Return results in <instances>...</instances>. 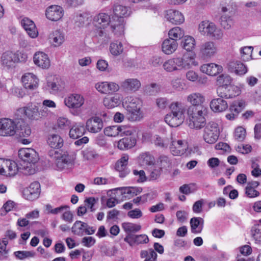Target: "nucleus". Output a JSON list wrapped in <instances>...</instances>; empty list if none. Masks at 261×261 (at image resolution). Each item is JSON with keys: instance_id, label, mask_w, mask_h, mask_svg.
Returning <instances> with one entry per match:
<instances>
[{"instance_id": "63", "label": "nucleus", "mask_w": 261, "mask_h": 261, "mask_svg": "<svg viewBox=\"0 0 261 261\" xmlns=\"http://www.w3.org/2000/svg\"><path fill=\"white\" fill-rule=\"evenodd\" d=\"M109 31L105 29H97L96 32V37L101 40L102 42H107L110 39Z\"/></svg>"}, {"instance_id": "4", "label": "nucleus", "mask_w": 261, "mask_h": 261, "mask_svg": "<svg viewBox=\"0 0 261 261\" xmlns=\"http://www.w3.org/2000/svg\"><path fill=\"white\" fill-rule=\"evenodd\" d=\"M219 134L218 124L214 121H211L204 126L203 138L205 142L214 144L218 139Z\"/></svg>"}, {"instance_id": "57", "label": "nucleus", "mask_w": 261, "mask_h": 261, "mask_svg": "<svg viewBox=\"0 0 261 261\" xmlns=\"http://www.w3.org/2000/svg\"><path fill=\"white\" fill-rule=\"evenodd\" d=\"M127 118L131 121H137L140 120L143 117L141 110H135L127 111Z\"/></svg>"}, {"instance_id": "52", "label": "nucleus", "mask_w": 261, "mask_h": 261, "mask_svg": "<svg viewBox=\"0 0 261 261\" xmlns=\"http://www.w3.org/2000/svg\"><path fill=\"white\" fill-rule=\"evenodd\" d=\"M141 258H145L144 261H155L157 254L152 249L148 250H142L140 252Z\"/></svg>"}, {"instance_id": "54", "label": "nucleus", "mask_w": 261, "mask_h": 261, "mask_svg": "<svg viewBox=\"0 0 261 261\" xmlns=\"http://www.w3.org/2000/svg\"><path fill=\"white\" fill-rule=\"evenodd\" d=\"M8 243L5 239L0 241V260L6 259L8 257L9 250L7 249Z\"/></svg>"}, {"instance_id": "30", "label": "nucleus", "mask_w": 261, "mask_h": 261, "mask_svg": "<svg viewBox=\"0 0 261 261\" xmlns=\"http://www.w3.org/2000/svg\"><path fill=\"white\" fill-rule=\"evenodd\" d=\"M185 119V116L168 113L165 117V122L171 127H177L181 124Z\"/></svg>"}, {"instance_id": "51", "label": "nucleus", "mask_w": 261, "mask_h": 261, "mask_svg": "<svg viewBox=\"0 0 261 261\" xmlns=\"http://www.w3.org/2000/svg\"><path fill=\"white\" fill-rule=\"evenodd\" d=\"M168 34L169 38L176 41L177 40L180 39L184 36V31L180 28L176 27L171 29Z\"/></svg>"}, {"instance_id": "19", "label": "nucleus", "mask_w": 261, "mask_h": 261, "mask_svg": "<svg viewBox=\"0 0 261 261\" xmlns=\"http://www.w3.org/2000/svg\"><path fill=\"white\" fill-rule=\"evenodd\" d=\"M18 56L16 53L9 51L5 52L1 57L2 65L8 68L13 67L15 63L18 62Z\"/></svg>"}, {"instance_id": "31", "label": "nucleus", "mask_w": 261, "mask_h": 261, "mask_svg": "<svg viewBox=\"0 0 261 261\" xmlns=\"http://www.w3.org/2000/svg\"><path fill=\"white\" fill-rule=\"evenodd\" d=\"M211 109L215 112H221L228 108L226 101L222 98H216L212 100L210 103Z\"/></svg>"}, {"instance_id": "5", "label": "nucleus", "mask_w": 261, "mask_h": 261, "mask_svg": "<svg viewBox=\"0 0 261 261\" xmlns=\"http://www.w3.org/2000/svg\"><path fill=\"white\" fill-rule=\"evenodd\" d=\"M19 113H23L31 120H38L46 115V112L44 110H39L36 105L29 103L27 106L20 108L18 110Z\"/></svg>"}, {"instance_id": "37", "label": "nucleus", "mask_w": 261, "mask_h": 261, "mask_svg": "<svg viewBox=\"0 0 261 261\" xmlns=\"http://www.w3.org/2000/svg\"><path fill=\"white\" fill-rule=\"evenodd\" d=\"M217 29L216 25L209 21H202L199 25V31L203 35L210 37L211 34Z\"/></svg>"}, {"instance_id": "25", "label": "nucleus", "mask_w": 261, "mask_h": 261, "mask_svg": "<svg viewBox=\"0 0 261 261\" xmlns=\"http://www.w3.org/2000/svg\"><path fill=\"white\" fill-rule=\"evenodd\" d=\"M167 19L173 24H179L185 21V18L182 14L177 10H169L166 11L165 15Z\"/></svg>"}, {"instance_id": "16", "label": "nucleus", "mask_w": 261, "mask_h": 261, "mask_svg": "<svg viewBox=\"0 0 261 261\" xmlns=\"http://www.w3.org/2000/svg\"><path fill=\"white\" fill-rule=\"evenodd\" d=\"M33 60L35 64L42 69H47L50 65V61L48 56L43 52L36 53L34 55Z\"/></svg>"}, {"instance_id": "38", "label": "nucleus", "mask_w": 261, "mask_h": 261, "mask_svg": "<svg viewBox=\"0 0 261 261\" xmlns=\"http://www.w3.org/2000/svg\"><path fill=\"white\" fill-rule=\"evenodd\" d=\"M121 102L120 96L118 94H115L113 96L105 97L103 100L104 106L108 109H112L118 106Z\"/></svg>"}, {"instance_id": "62", "label": "nucleus", "mask_w": 261, "mask_h": 261, "mask_svg": "<svg viewBox=\"0 0 261 261\" xmlns=\"http://www.w3.org/2000/svg\"><path fill=\"white\" fill-rule=\"evenodd\" d=\"M104 133L109 137H116L119 135L120 130L118 126H111L105 128Z\"/></svg>"}, {"instance_id": "3", "label": "nucleus", "mask_w": 261, "mask_h": 261, "mask_svg": "<svg viewBox=\"0 0 261 261\" xmlns=\"http://www.w3.org/2000/svg\"><path fill=\"white\" fill-rule=\"evenodd\" d=\"M206 109L200 106V107H190L188 110L189 117V126L191 128L200 129L206 125Z\"/></svg>"}, {"instance_id": "20", "label": "nucleus", "mask_w": 261, "mask_h": 261, "mask_svg": "<svg viewBox=\"0 0 261 261\" xmlns=\"http://www.w3.org/2000/svg\"><path fill=\"white\" fill-rule=\"evenodd\" d=\"M110 29L111 32L117 36H120L124 33V21L122 18H113L110 24Z\"/></svg>"}, {"instance_id": "18", "label": "nucleus", "mask_w": 261, "mask_h": 261, "mask_svg": "<svg viewBox=\"0 0 261 261\" xmlns=\"http://www.w3.org/2000/svg\"><path fill=\"white\" fill-rule=\"evenodd\" d=\"M188 148V144L182 140L173 141L170 146V151L174 155H182Z\"/></svg>"}, {"instance_id": "45", "label": "nucleus", "mask_w": 261, "mask_h": 261, "mask_svg": "<svg viewBox=\"0 0 261 261\" xmlns=\"http://www.w3.org/2000/svg\"><path fill=\"white\" fill-rule=\"evenodd\" d=\"M86 227L87 223L76 221L71 228L72 232L76 235L82 236L84 234Z\"/></svg>"}, {"instance_id": "36", "label": "nucleus", "mask_w": 261, "mask_h": 261, "mask_svg": "<svg viewBox=\"0 0 261 261\" xmlns=\"http://www.w3.org/2000/svg\"><path fill=\"white\" fill-rule=\"evenodd\" d=\"M113 13L116 16L115 18H123V17L129 16L131 11L129 7L120 5H116L113 7Z\"/></svg>"}, {"instance_id": "6", "label": "nucleus", "mask_w": 261, "mask_h": 261, "mask_svg": "<svg viewBox=\"0 0 261 261\" xmlns=\"http://www.w3.org/2000/svg\"><path fill=\"white\" fill-rule=\"evenodd\" d=\"M17 131L16 123L11 119H0V136L11 137L14 136Z\"/></svg>"}, {"instance_id": "10", "label": "nucleus", "mask_w": 261, "mask_h": 261, "mask_svg": "<svg viewBox=\"0 0 261 261\" xmlns=\"http://www.w3.org/2000/svg\"><path fill=\"white\" fill-rule=\"evenodd\" d=\"M141 86L140 81L136 78H128L120 83L122 90L127 92H135L139 90Z\"/></svg>"}, {"instance_id": "49", "label": "nucleus", "mask_w": 261, "mask_h": 261, "mask_svg": "<svg viewBox=\"0 0 261 261\" xmlns=\"http://www.w3.org/2000/svg\"><path fill=\"white\" fill-rule=\"evenodd\" d=\"M152 141L156 146L162 148H167L170 142L169 139L167 138H162L158 135L153 137Z\"/></svg>"}, {"instance_id": "55", "label": "nucleus", "mask_w": 261, "mask_h": 261, "mask_svg": "<svg viewBox=\"0 0 261 261\" xmlns=\"http://www.w3.org/2000/svg\"><path fill=\"white\" fill-rule=\"evenodd\" d=\"M140 160L142 165H151L154 163V157L148 153H143L140 156Z\"/></svg>"}, {"instance_id": "53", "label": "nucleus", "mask_w": 261, "mask_h": 261, "mask_svg": "<svg viewBox=\"0 0 261 261\" xmlns=\"http://www.w3.org/2000/svg\"><path fill=\"white\" fill-rule=\"evenodd\" d=\"M160 86L155 83L146 85L144 89L145 93L148 95H155L160 91Z\"/></svg>"}, {"instance_id": "11", "label": "nucleus", "mask_w": 261, "mask_h": 261, "mask_svg": "<svg viewBox=\"0 0 261 261\" xmlns=\"http://www.w3.org/2000/svg\"><path fill=\"white\" fill-rule=\"evenodd\" d=\"M40 193V185L38 181L30 184L29 187L23 190V197L29 200H34L38 198Z\"/></svg>"}, {"instance_id": "26", "label": "nucleus", "mask_w": 261, "mask_h": 261, "mask_svg": "<svg viewBox=\"0 0 261 261\" xmlns=\"http://www.w3.org/2000/svg\"><path fill=\"white\" fill-rule=\"evenodd\" d=\"M227 67L231 72H234L237 75H244L247 72V67L239 61L229 62L228 63Z\"/></svg>"}, {"instance_id": "35", "label": "nucleus", "mask_w": 261, "mask_h": 261, "mask_svg": "<svg viewBox=\"0 0 261 261\" xmlns=\"http://www.w3.org/2000/svg\"><path fill=\"white\" fill-rule=\"evenodd\" d=\"M124 106L126 111L141 110L142 102L140 99L130 96L128 98V102L126 101Z\"/></svg>"}, {"instance_id": "24", "label": "nucleus", "mask_w": 261, "mask_h": 261, "mask_svg": "<svg viewBox=\"0 0 261 261\" xmlns=\"http://www.w3.org/2000/svg\"><path fill=\"white\" fill-rule=\"evenodd\" d=\"M129 156L127 154H123L115 165L116 169L119 172V176L121 177H125L129 172L127 169Z\"/></svg>"}, {"instance_id": "64", "label": "nucleus", "mask_w": 261, "mask_h": 261, "mask_svg": "<svg viewBox=\"0 0 261 261\" xmlns=\"http://www.w3.org/2000/svg\"><path fill=\"white\" fill-rule=\"evenodd\" d=\"M155 103L158 108L163 110L166 109L169 105V101L166 97H159L155 100Z\"/></svg>"}, {"instance_id": "50", "label": "nucleus", "mask_w": 261, "mask_h": 261, "mask_svg": "<svg viewBox=\"0 0 261 261\" xmlns=\"http://www.w3.org/2000/svg\"><path fill=\"white\" fill-rule=\"evenodd\" d=\"M232 82V79L230 76L227 74H222L219 75L217 78V85L220 86H229Z\"/></svg>"}, {"instance_id": "29", "label": "nucleus", "mask_w": 261, "mask_h": 261, "mask_svg": "<svg viewBox=\"0 0 261 261\" xmlns=\"http://www.w3.org/2000/svg\"><path fill=\"white\" fill-rule=\"evenodd\" d=\"M178 44L175 40L170 38L165 39L162 45V51L166 55H171L177 49Z\"/></svg>"}, {"instance_id": "44", "label": "nucleus", "mask_w": 261, "mask_h": 261, "mask_svg": "<svg viewBox=\"0 0 261 261\" xmlns=\"http://www.w3.org/2000/svg\"><path fill=\"white\" fill-rule=\"evenodd\" d=\"M181 47L188 51H192L195 46V40L191 36H186L181 42Z\"/></svg>"}, {"instance_id": "48", "label": "nucleus", "mask_w": 261, "mask_h": 261, "mask_svg": "<svg viewBox=\"0 0 261 261\" xmlns=\"http://www.w3.org/2000/svg\"><path fill=\"white\" fill-rule=\"evenodd\" d=\"M234 20L232 17L223 14L220 17V24L221 27L226 30H229L233 25Z\"/></svg>"}, {"instance_id": "47", "label": "nucleus", "mask_w": 261, "mask_h": 261, "mask_svg": "<svg viewBox=\"0 0 261 261\" xmlns=\"http://www.w3.org/2000/svg\"><path fill=\"white\" fill-rule=\"evenodd\" d=\"M122 227L124 231L127 233L133 234L132 233H135L139 231L141 227L140 225L130 223V222H124L122 224Z\"/></svg>"}, {"instance_id": "17", "label": "nucleus", "mask_w": 261, "mask_h": 261, "mask_svg": "<svg viewBox=\"0 0 261 261\" xmlns=\"http://www.w3.org/2000/svg\"><path fill=\"white\" fill-rule=\"evenodd\" d=\"M103 126L102 119L98 117H93L88 119L86 122V128L92 133L99 132Z\"/></svg>"}, {"instance_id": "12", "label": "nucleus", "mask_w": 261, "mask_h": 261, "mask_svg": "<svg viewBox=\"0 0 261 261\" xmlns=\"http://www.w3.org/2000/svg\"><path fill=\"white\" fill-rule=\"evenodd\" d=\"M124 241L127 243L129 246L133 247L135 245L147 244L149 242V238L146 234H126Z\"/></svg>"}, {"instance_id": "58", "label": "nucleus", "mask_w": 261, "mask_h": 261, "mask_svg": "<svg viewBox=\"0 0 261 261\" xmlns=\"http://www.w3.org/2000/svg\"><path fill=\"white\" fill-rule=\"evenodd\" d=\"M251 234L256 241L261 242V222L252 227Z\"/></svg>"}, {"instance_id": "28", "label": "nucleus", "mask_w": 261, "mask_h": 261, "mask_svg": "<svg viewBox=\"0 0 261 261\" xmlns=\"http://www.w3.org/2000/svg\"><path fill=\"white\" fill-rule=\"evenodd\" d=\"M119 190L122 195H124V197H127L128 199L136 196L142 191V188L140 187H121L114 190V191Z\"/></svg>"}, {"instance_id": "56", "label": "nucleus", "mask_w": 261, "mask_h": 261, "mask_svg": "<svg viewBox=\"0 0 261 261\" xmlns=\"http://www.w3.org/2000/svg\"><path fill=\"white\" fill-rule=\"evenodd\" d=\"M158 166L161 168V169H167L171 167L172 162L169 158L165 155H162L159 158L158 160Z\"/></svg>"}, {"instance_id": "33", "label": "nucleus", "mask_w": 261, "mask_h": 261, "mask_svg": "<svg viewBox=\"0 0 261 261\" xmlns=\"http://www.w3.org/2000/svg\"><path fill=\"white\" fill-rule=\"evenodd\" d=\"M49 39L55 46H60L65 40L63 33L58 30L53 31L49 35Z\"/></svg>"}, {"instance_id": "61", "label": "nucleus", "mask_w": 261, "mask_h": 261, "mask_svg": "<svg viewBox=\"0 0 261 261\" xmlns=\"http://www.w3.org/2000/svg\"><path fill=\"white\" fill-rule=\"evenodd\" d=\"M253 47L245 46L241 49V58L244 61H248L251 58Z\"/></svg>"}, {"instance_id": "34", "label": "nucleus", "mask_w": 261, "mask_h": 261, "mask_svg": "<svg viewBox=\"0 0 261 261\" xmlns=\"http://www.w3.org/2000/svg\"><path fill=\"white\" fill-rule=\"evenodd\" d=\"M85 132L84 124L76 123L70 128L69 135L71 138L76 139L83 136Z\"/></svg>"}, {"instance_id": "22", "label": "nucleus", "mask_w": 261, "mask_h": 261, "mask_svg": "<svg viewBox=\"0 0 261 261\" xmlns=\"http://www.w3.org/2000/svg\"><path fill=\"white\" fill-rule=\"evenodd\" d=\"M21 81L25 89L34 90L38 87V80L31 73H27L22 76Z\"/></svg>"}, {"instance_id": "1", "label": "nucleus", "mask_w": 261, "mask_h": 261, "mask_svg": "<svg viewBox=\"0 0 261 261\" xmlns=\"http://www.w3.org/2000/svg\"><path fill=\"white\" fill-rule=\"evenodd\" d=\"M197 65L194 57L190 53H185L182 56L167 60L163 63V67L167 72H172L188 70Z\"/></svg>"}, {"instance_id": "60", "label": "nucleus", "mask_w": 261, "mask_h": 261, "mask_svg": "<svg viewBox=\"0 0 261 261\" xmlns=\"http://www.w3.org/2000/svg\"><path fill=\"white\" fill-rule=\"evenodd\" d=\"M14 254L17 258L22 260L34 257L35 255V252L30 251H17L14 252Z\"/></svg>"}, {"instance_id": "21", "label": "nucleus", "mask_w": 261, "mask_h": 261, "mask_svg": "<svg viewBox=\"0 0 261 261\" xmlns=\"http://www.w3.org/2000/svg\"><path fill=\"white\" fill-rule=\"evenodd\" d=\"M222 67L213 63L204 64L200 67V71L207 75L215 76L222 71Z\"/></svg>"}, {"instance_id": "46", "label": "nucleus", "mask_w": 261, "mask_h": 261, "mask_svg": "<svg viewBox=\"0 0 261 261\" xmlns=\"http://www.w3.org/2000/svg\"><path fill=\"white\" fill-rule=\"evenodd\" d=\"M109 49L110 53L114 56L120 55L122 54L124 49L122 43L119 41L112 42Z\"/></svg>"}, {"instance_id": "8", "label": "nucleus", "mask_w": 261, "mask_h": 261, "mask_svg": "<svg viewBox=\"0 0 261 261\" xmlns=\"http://www.w3.org/2000/svg\"><path fill=\"white\" fill-rule=\"evenodd\" d=\"M217 51V47L216 44L208 41L202 43L199 48V56L203 59H210L214 56Z\"/></svg>"}, {"instance_id": "40", "label": "nucleus", "mask_w": 261, "mask_h": 261, "mask_svg": "<svg viewBox=\"0 0 261 261\" xmlns=\"http://www.w3.org/2000/svg\"><path fill=\"white\" fill-rule=\"evenodd\" d=\"M187 100L194 106L199 107L205 100L204 97L200 93H193L187 96Z\"/></svg>"}, {"instance_id": "32", "label": "nucleus", "mask_w": 261, "mask_h": 261, "mask_svg": "<svg viewBox=\"0 0 261 261\" xmlns=\"http://www.w3.org/2000/svg\"><path fill=\"white\" fill-rule=\"evenodd\" d=\"M191 232L193 233H200L203 229L204 220L201 217H193L190 221Z\"/></svg>"}, {"instance_id": "13", "label": "nucleus", "mask_w": 261, "mask_h": 261, "mask_svg": "<svg viewBox=\"0 0 261 261\" xmlns=\"http://www.w3.org/2000/svg\"><path fill=\"white\" fill-rule=\"evenodd\" d=\"M217 94L221 98H231L238 96L239 91L237 87L220 86L217 89Z\"/></svg>"}, {"instance_id": "9", "label": "nucleus", "mask_w": 261, "mask_h": 261, "mask_svg": "<svg viewBox=\"0 0 261 261\" xmlns=\"http://www.w3.org/2000/svg\"><path fill=\"white\" fill-rule=\"evenodd\" d=\"M85 98L80 94H70L64 99L65 105L69 108L79 109L84 104Z\"/></svg>"}, {"instance_id": "14", "label": "nucleus", "mask_w": 261, "mask_h": 261, "mask_svg": "<svg viewBox=\"0 0 261 261\" xmlns=\"http://www.w3.org/2000/svg\"><path fill=\"white\" fill-rule=\"evenodd\" d=\"M63 8L58 5H52L48 7L45 12L47 18L51 21L60 20L63 17Z\"/></svg>"}, {"instance_id": "27", "label": "nucleus", "mask_w": 261, "mask_h": 261, "mask_svg": "<svg viewBox=\"0 0 261 261\" xmlns=\"http://www.w3.org/2000/svg\"><path fill=\"white\" fill-rule=\"evenodd\" d=\"M4 165V173L3 175L7 176L15 175L19 169L17 164L14 161L11 160H5Z\"/></svg>"}, {"instance_id": "59", "label": "nucleus", "mask_w": 261, "mask_h": 261, "mask_svg": "<svg viewBox=\"0 0 261 261\" xmlns=\"http://www.w3.org/2000/svg\"><path fill=\"white\" fill-rule=\"evenodd\" d=\"M162 170L158 165L154 166L151 169L148 176L149 180H155L158 179L162 173Z\"/></svg>"}, {"instance_id": "39", "label": "nucleus", "mask_w": 261, "mask_h": 261, "mask_svg": "<svg viewBox=\"0 0 261 261\" xmlns=\"http://www.w3.org/2000/svg\"><path fill=\"white\" fill-rule=\"evenodd\" d=\"M136 143V140L132 137L124 138L118 142L117 146L121 150L128 149L134 147Z\"/></svg>"}, {"instance_id": "43", "label": "nucleus", "mask_w": 261, "mask_h": 261, "mask_svg": "<svg viewBox=\"0 0 261 261\" xmlns=\"http://www.w3.org/2000/svg\"><path fill=\"white\" fill-rule=\"evenodd\" d=\"M82 154L84 160L90 161L96 159L99 156V154L97 152L91 147L84 148L82 151Z\"/></svg>"}, {"instance_id": "23", "label": "nucleus", "mask_w": 261, "mask_h": 261, "mask_svg": "<svg viewBox=\"0 0 261 261\" xmlns=\"http://www.w3.org/2000/svg\"><path fill=\"white\" fill-rule=\"evenodd\" d=\"M21 23L29 36L32 38L37 37L38 32L34 22L27 17L21 20Z\"/></svg>"}, {"instance_id": "2", "label": "nucleus", "mask_w": 261, "mask_h": 261, "mask_svg": "<svg viewBox=\"0 0 261 261\" xmlns=\"http://www.w3.org/2000/svg\"><path fill=\"white\" fill-rule=\"evenodd\" d=\"M18 156L23 164H26V165H21L22 167H20V170H23L22 171L23 173L26 175L34 174L35 169L34 166L39 160L37 152L31 148H21L18 151Z\"/></svg>"}, {"instance_id": "41", "label": "nucleus", "mask_w": 261, "mask_h": 261, "mask_svg": "<svg viewBox=\"0 0 261 261\" xmlns=\"http://www.w3.org/2000/svg\"><path fill=\"white\" fill-rule=\"evenodd\" d=\"M47 143L50 147L57 149L63 146V140L59 135L53 134L48 137Z\"/></svg>"}, {"instance_id": "42", "label": "nucleus", "mask_w": 261, "mask_h": 261, "mask_svg": "<svg viewBox=\"0 0 261 261\" xmlns=\"http://www.w3.org/2000/svg\"><path fill=\"white\" fill-rule=\"evenodd\" d=\"M170 112L169 113L185 116V109L182 103L178 101H174L169 105Z\"/></svg>"}, {"instance_id": "15", "label": "nucleus", "mask_w": 261, "mask_h": 261, "mask_svg": "<svg viewBox=\"0 0 261 261\" xmlns=\"http://www.w3.org/2000/svg\"><path fill=\"white\" fill-rule=\"evenodd\" d=\"M111 22L110 16L105 13H100L93 18L94 24L97 29H107Z\"/></svg>"}, {"instance_id": "7", "label": "nucleus", "mask_w": 261, "mask_h": 261, "mask_svg": "<svg viewBox=\"0 0 261 261\" xmlns=\"http://www.w3.org/2000/svg\"><path fill=\"white\" fill-rule=\"evenodd\" d=\"M76 159L75 154L67 152L60 154L56 160V166L58 170H62L71 168Z\"/></svg>"}]
</instances>
